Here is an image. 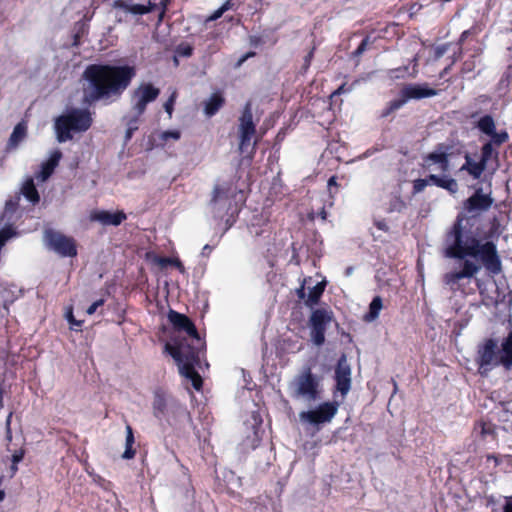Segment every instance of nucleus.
Returning <instances> with one entry per match:
<instances>
[{
	"label": "nucleus",
	"mask_w": 512,
	"mask_h": 512,
	"mask_svg": "<svg viewBox=\"0 0 512 512\" xmlns=\"http://www.w3.org/2000/svg\"><path fill=\"white\" fill-rule=\"evenodd\" d=\"M475 364L481 377H488L490 372L502 366L498 341L494 338H486L477 346Z\"/></svg>",
	"instance_id": "9"
},
{
	"label": "nucleus",
	"mask_w": 512,
	"mask_h": 512,
	"mask_svg": "<svg viewBox=\"0 0 512 512\" xmlns=\"http://www.w3.org/2000/svg\"><path fill=\"white\" fill-rule=\"evenodd\" d=\"M374 225L381 231H384V232H388L389 231V226L388 224L386 223L385 220H376L374 221Z\"/></svg>",
	"instance_id": "52"
},
{
	"label": "nucleus",
	"mask_w": 512,
	"mask_h": 512,
	"mask_svg": "<svg viewBox=\"0 0 512 512\" xmlns=\"http://www.w3.org/2000/svg\"><path fill=\"white\" fill-rule=\"evenodd\" d=\"M429 179L433 185L445 189L450 193H455L458 190L457 181L451 177H440L436 174H429Z\"/></svg>",
	"instance_id": "26"
},
{
	"label": "nucleus",
	"mask_w": 512,
	"mask_h": 512,
	"mask_svg": "<svg viewBox=\"0 0 512 512\" xmlns=\"http://www.w3.org/2000/svg\"><path fill=\"white\" fill-rule=\"evenodd\" d=\"M406 208V203L399 196H393L389 201V207L387 208V212H402Z\"/></svg>",
	"instance_id": "34"
},
{
	"label": "nucleus",
	"mask_w": 512,
	"mask_h": 512,
	"mask_svg": "<svg viewBox=\"0 0 512 512\" xmlns=\"http://www.w3.org/2000/svg\"><path fill=\"white\" fill-rule=\"evenodd\" d=\"M171 350L170 355L178 363L180 374L191 381L195 390L200 391L203 387V379L195 367L200 365L204 351H197L196 348L194 352L184 350L185 353H183V348L179 347H173Z\"/></svg>",
	"instance_id": "8"
},
{
	"label": "nucleus",
	"mask_w": 512,
	"mask_h": 512,
	"mask_svg": "<svg viewBox=\"0 0 512 512\" xmlns=\"http://www.w3.org/2000/svg\"><path fill=\"white\" fill-rule=\"evenodd\" d=\"M333 320V313L330 310L315 309L309 318L311 340L316 346H322L325 342L327 326Z\"/></svg>",
	"instance_id": "14"
},
{
	"label": "nucleus",
	"mask_w": 512,
	"mask_h": 512,
	"mask_svg": "<svg viewBox=\"0 0 512 512\" xmlns=\"http://www.w3.org/2000/svg\"><path fill=\"white\" fill-rule=\"evenodd\" d=\"M62 158V152L60 150H54L49 159L46 161L52 168H56L59 164V161Z\"/></svg>",
	"instance_id": "41"
},
{
	"label": "nucleus",
	"mask_w": 512,
	"mask_h": 512,
	"mask_svg": "<svg viewBox=\"0 0 512 512\" xmlns=\"http://www.w3.org/2000/svg\"><path fill=\"white\" fill-rule=\"evenodd\" d=\"M315 49H316V47L313 46L310 49V51L308 52V54L304 57V63H303V66H302V69L304 71H306L310 67V65H311L312 59L314 57Z\"/></svg>",
	"instance_id": "45"
},
{
	"label": "nucleus",
	"mask_w": 512,
	"mask_h": 512,
	"mask_svg": "<svg viewBox=\"0 0 512 512\" xmlns=\"http://www.w3.org/2000/svg\"><path fill=\"white\" fill-rule=\"evenodd\" d=\"M3 394H4V391H3L2 387L0 386V410L3 408Z\"/></svg>",
	"instance_id": "60"
},
{
	"label": "nucleus",
	"mask_w": 512,
	"mask_h": 512,
	"mask_svg": "<svg viewBox=\"0 0 512 512\" xmlns=\"http://www.w3.org/2000/svg\"><path fill=\"white\" fill-rule=\"evenodd\" d=\"M159 95L160 89L152 83L141 84L132 94V110L137 116H142L146 111L147 105L155 101Z\"/></svg>",
	"instance_id": "16"
},
{
	"label": "nucleus",
	"mask_w": 512,
	"mask_h": 512,
	"mask_svg": "<svg viewBox=\"0 0 512 512\" xmlns=\"http://www.w3.org/2000/svg\"><path fill=\"white\" fill-rule=\"evenodd\" d=\"M474 66H475V65H474V62H473V61H465V62L463 63V66H462V70H461V72H462L463 74H467V73L471 72V71L474 69Z\"/></svg>",
	"instance_id": "53"
},
{
	"label": "nucleus",
	"mask_w": 512,
	"mask_h": 512,
	"mask_svg": "<svg viewBox=\"0 0 512 512\" xmlns=\"http://www.w3.org/2000/svg\"><path fill=\"white\" fill-rule=\"evenodd\" d=\"M481 433L483 435H492L495 437V428L492 424L483 423Z\"/></svg>",
	"instance_id": "49"
},
{
	"label": "nucleus",
	"mask_w": 512,
	"mask_h": 512,
	"mask_svg": "<svg viewBox=\"0 0 512 512\" xmlns=\"http://www.w3.org/2000/svg\"><path fill=\"white\" fill-rule=\"evenodd\" d=\"M84 33V29L81 28L77 33L73 36V43L72 46L78 47L80 45L82 34Z\"/></svg>",
	"instance_id": "54"
},
{
	"label": "nucleus",
	"mask_w": 512,
	"mask_h": 512,
	"mask_svg": "<svg viewBox=\"0 0 512 512\" xmlns=\"http://www.w3.org/2000/svg\"><path fill=\"white\" fill-rule=\"evenodd\" d=\"M47 247L61 257H76L78 254L77 242L71 237L55 230L45 231Z\"/></svg>",
	"instance_id": "12"
},
{
	"label": "nucleus",
	"mask_w": 512,
	"mask_h": 512,
	"mask_svg": "<svg viewBox=\"0 0 512 512\" xmlns=\"http://www.w3.org/2000/svg\"><path fill=\"white\" fill-rule=\"evenodd\" d=\"M429 183H431V181L429 179V175L425 179L419 178V179L414 180L413 181V194H418V193L423 192L424 189L427 187V185H429Z\"/></svg>",
	"instance_id": "37"
},
{
	"label": "nucleus",
	"mask_w": 512,
	"mask_h": 512,
	"mask_svg": "<svg viewBox=\"0 0 512 512\" xmlns=\"http://www.w3.org/2000/svg\"><path fill=\"white\" fill-rule=\"evenodd\" d=\"M92 114L88 109L72 108L55 120V132L60 143L73 139V133L87 131L92 125Z\"/></svg>",
	"instance_id": "5"
},
{
	"label": "nucleus",
	"mask_w": 512,
	"mask_h": 512,
	"mask_svg": "<svg viewBox=\"0 0 512 512\" xmlns=\"http://www.w3.org/2000/svg\"><path fill=\"white\" fill-rule=\"evenodd\" d=\"M27 133V126L25 122H19L15 127L9 139L10 146H17L25 137Z\"/></svg>",
	"instance_id": "31"
},
{
	"label": "nucleus",
	"mask_w": 512,
	"mask_h": 512,
	"mask_svg": "<svg viewBox=\"0 0 512 512\" xmlns=\"http://www.w3.org/2000/svg\"><path fill=\"white\" fill-rule=\"evenodd\" d=\"M136 69L129 65L90 64L83 78L87 82L83 100L87 104L95 103L110 96H120L131 84Z\"/></svg>",
	"instance_id": "2"
},
{
	"label": "nucleus",
	"mask_w": 512,
	"mask_h": 512,
	"mask_svg": "<svg viewBox=\"0 0 512 512\" xmlns=\"http://www.w3.org/2000/svg\"><path fill=\"white\" fill-rule=\"evenodd\" d=\"M211 246L206 244L204 247H203V251L202 253L205 254L206 252H210L211 251Z\"/></svg>",
	"instance_id": "63"
},
{
	"label": "nucleus",
	"mask_w": 512,
	"mask_h": 512,
	"mask_svg": "<svg viewBox=\"0 0 512 512\" xmlns=\"http://www.w3.org/2000/svg\"><path fill=\"white\" fill-rule=\"evenodd\" d=\"M176 52L182 57H190L193 54V47L187 43H181L177 46Z\"/></svg>",
	"instance_id": "39"
},
{
	"label": "nucleus",
	"mask_w": 512,
	"mask_h": 512,
	"mask_svg": "<svg viewBox=\"0 0 512 512\" xmlns=\"http://www.w3.org/2000/svg\"><path fill=\"white\" fill-rule=\"evenodd\" d=\"M135 443L134 432L131 425H126V440H125V450L122 454V458L125 460L133 459L136 455V449L133 447Z\"/></svg>",
	"instance_id": "27"
},
{
	"label": "nucleus",
	"mask_w": 512,
	"mask_h": 512,
	"mask_svg": "<svg viewBox=\"0 0 512 512\" xmlns=\"http://www.w3.org/2000/svg\"><path fill=\"white\" fill-rule=\"evenodd\" d=\"M20 194H16L14 197L8 199L5 203L4 215H12L19 208Z\"/></svg>",
	"instance_id": "35"
},
{
	"label": "nucleus",
	"mask_w": 512,
	"mask_h": 512,
	"mask_svg": "<svg viewBox=\"0 0 512 512\" xmlns=\"http://www.w3.org/2000/svg\"><path fill=\"white\" fill-rule=\"evenodd\" d=\"M326 288V281L318 282L313 288L310 289L307 299L305 300L306 306L312 307L319 303Z\"/></svg>",
	"instance_id": "28"
},
{
	"label": "nucleus",
	"mask_w": 512,
	"mask_h": 512,
	"mask_svg": "<svg viewBox=\"0 0 512 512\" xmlns=\"http://www.w3.org/2000/svg\"><path fill=\"white\" fill-rule=\"evenodd\" d=\"M450 70V66H447L446 68L443 69V71L440 73V77H444Z\"/></svg>",
	"instance_id": "62"
},
{
	"label": "nucleus",
	"mask_w": 512,
	"mask_h": 512,
	"mask_svg": "<svg viewBox=\"0 0 512 512\" xmlns=\"http://www.w3.org/2000/svg\"><path fill=\"white\" fill-rule=\"evenodd\" d=\"M297 296L300 299H304L305 298V288H304V285H301V287L297 289Z\"/></svg>",
	"instance_id": "58"
},
{
	"label": "nucleus",
	"mask_w": 512,
	"mask_h": 512,
	"mask_svg": "<svg viewBox=\"0 0 512 512\" xmlns=\"http://www.w3.org/2000/svg\"><path fill=\"white\" fill-rule=\"evenodd\" d=\"M469 34H470L469 30H465L461 33L459 40H458V44L460 47L463 45V43L465 42V40L467 39Z\"/></svg>",
	"instance_id": "56"
},
{
	"label": "nucleus",
	"mask_w": 512,
	"mask_h": 512,
	"mask_svg": "<svg viewBox=\"0 0 512 512\" xmlns=\"http://www.w3.org/2000/svg\"><path fill=\"white\" fill-rule=\"evenodd\" d=\"M24 455H25V450L24 449H19V450H16L13 455H12V463L15 465H17L19 462H21L24 458Z\"/></svg>",
	"instance_id": "48"
},
{
	"label": "nucleus",
	"mask_w": 512,
	"mask_h": 512,
	"mask_svg": "<svg viewBox=\"0 0 512 512\" xmlns=\"http://www.w3.org/2000/svg\"><path fill=\"white\" fill-rule=\"evenodd\" d=\"M104 303H105V300H104L103 298H101V299H99V300H97V301L93 302V303H92V304L87 308L86 313H87L88 315H92V314H94V313L96 312V310H97L100 306L104 305Z\"/></svg>",
	"instance_id": "47"
},
{
	"label": "nucleus",
	"mask_w": 512,
	"mask_h": 512,
	"mask_svg": "<svg viewBox=\"0 0 512 512\" xmlns=\"http://www.w3.org/2000/svg\"><path fill=\"white\" fill-rule=\"evenodd\" d=\"M247 59H244V55L238 60L237 67L241 66Z\"/></svg>",
	"instance_id": "64"
},
{
	"label": "nucleus",
	"mask_w": 512,
	"mask_h": 512,
	"mask_svg": "<svg viewBox=\"0 0 512 512\" xmlns=\"http://www.w3.org/2000/svg\"><path fill=\"white\" fill-rule=\"evenodd\" d=\"M469 34H470L469 30H465L461 33L459 40H458V44L460 47L463 45V43L465 42V40L467 39Z\"/></svg>",
	"instance_id": "55"
},
{
	"label": "nucleus",
	"mask_w": 512,
	"mask_h": 512,
	"mask_svg": "<svg viewBox=\"0 0 512 512\" xmlns=\"http://www.w3.org/2000/svg\"><path fill=\"white\" fill-rule=\"evenodd\" d=\"M319 216L321 217V219H322V220H326V218H327V212H326V210H325V208H324V207H323V208L321 209V211L319 212Z\"/></svg>",
	"instance_id": "59"
},
{
	"label": "nucleus",
	"mask_w": 512,
	"mask_h": 512,
	"mask_svg": "<svg viewBox=\"0 0 512 512\" xmlns=\"http://www.w3.org/2000/svg\"><path fill=\"white\" fill-rule=\"evenodd\" d=\"M408 66H402L394 69L389 70V76L392 79H400L405 77V73L408 71Z\"/></svg>",
	"instance_id": "40"
},
{
	"label": "nucleus",
	"mask_w": 512,
	"mask_h": 512,
	"mask_svg": "<svg viewBox=\"0 0 512 512\" xmlns=\"http://www.w3.org/2000/svg\"><path fill=\"white\" fill-rule=\"evenodd\" d=\"M398 25L396 23H388L385 27L379 29L376 35L374 31L366 35V37L361 41L359 46L352 52L351 56L353 58L360 57L368 48H370L377 39L388 38V34L392 36L397 35Z\"/></svg>",
	"instance_id": "19"
},
{
	"label": "nucleus",
	"mask_w": 512,
	"mask_h": 512,
	"mask_svg": "<svg viewBox=\"0 0 512 512\" xmlns=\"http://www.w3.org/2000/svg\"><path fill=\"white\" fill-rule=\"evenodd\" d=\"M177 95H178L177 91L174 90L171 93V95L169 96V98L166 100V102L164 103V109L170 117L172 116V113L174 111V105L176 102Z\"/></svg>",
	"instance_id": "38"
},
{
	"label": "nucleus",
	"mask_w": 512,
	"mask_h": 512,
	"mask_svg": "<svg viewBox=\"0 0 512 512\" xmlns=\"http://www.w3.org/2000/svg\"><path fill=\"white\" fill-rule=\"evenodd\" d=\"M141 116L135 114L132 118L127 121V129L125 132V143L129 142L133 137L135 131L138 130V122Z\"/></svg>",
	"instance_id": "33"
},
{
	"label": "nucleus",
	"mask_w": 512,
	"mask_h": 512,
	"mask_svg": "<svg viewBox=\"0 0 512 512\" xmlns=\"http://www.w3.org/2000/svg\"><path fill=\"white\" fill-rule=\"evenodd\" d=\"M351 365L348 363L347 356L342 354L336 363L334 371L335 390L345 397L351 389L352 383Z\"/></svg>",
	"instance_id": "18"
},
{
	"label": "nucleus",
	"mask_w": 512,
	"mask_h": 512,
	"mask_svg": "<svg viewBox=\"0 0 512 512\" xmlns=\"http://www.w3.org/2000/svg\"><path fill=\"white\" fill-rule=\"evenodd\" d=\"M226 99L222 91H215L203 102V111L207 117H212L225 105Z\"/></svg>",
	"instance_id": "22"
},
{
	"label": "nucleus",
	"mask_w": 512,
	"mask_h": 512,
	"mask_svg": "<svg viewBox=\"0 0 512 512\" xmlns=\"http://www.w3.org/2000/svg\"><path fill=\"white\" fill-rule=\"evenodd\" d=\"M168 318L176 331L185 332L188 336L181 339H174L172 344L167 343L165 345V350L169 354L173 347L183 348V350H191L192 352H194L196 348L197 351H205V341L200 337L195 324L188 316L171 310L168 314ZM183 353H185V351H183Z\"/></svg>",
	"instance_id": "4"
},
{
	"label": "nucleus",
	"mask_w": 512,
	"mask_h": 512,
	"mask_svg": "<svg viewBox=\"0 0 512 512\" xmlns=\"http://www.w3.org/2000/svg\"><path fill=\"white\" fill-rule=\"evenodd\" d=\"M320 383L321 377L314 374L310 366H305L294 379L295 394L315 401L320 397Z\"/></svg>",
	"instance_id": "11"
},
{
	"label": "nucleus",
	"mask_w": 512,
	"mask_h": 512,
	"mask_svg": "<svg viewBox=\"0 0 512 512\" xmlns=\"http://www.w3.org/2000/svg\"><path fill=\"white\" fill-rule=\"evenodd\" d=\"M499 219L490 220L489 229L481 234L475 217L458 213L452 226L444 235L445 256L461 260L460 269L444 274L443 282L453 292L467 294V286L481 270V265L492 275H499L502 263L494 242L500 235Z\"/></svg>",
	"instance_id": "1"
},
{
	"label": "nucleus",
	"mask_w": 512,
	"mask_h": 512,
	"mask_svg": "<svg viewBox=\"0 0 512 512\" xmlns=\"http://www.w3.org/2000/svg\"><path fill=\"white\" fill-rule=\"evenodd\" d=\"M153 416L175 430H180L184 421L192 422L186 405L171 396L166 390L158 387L153 392Z\"/></svg>",
	"instance_id": "3"
},
{
	"label": "nucleus",
	"mask_w": 512,
	"mask_h": 512,
	"mask_svg": "<svg viewBox=\"0 0 512 512\" xmlns=\"http://www.w3.org/2000/svg\"><path fill=\"white\" fill-rule=\"evenodd\" d=\"M438 90L429 86L428 83H406L403 84L398 93V97L389 101L381 110L379 117L385 119L391 114L401 109L408 101L421 100L434 97Z\"/></svg>",
	"instance_id": "7"
},
{
	"label": "nucleus",
	"mask_w": 512,
	"mask_h": 512,
	"mask_svg": "<svg viewBox=\"0 0 512 512\" xmlns=\"http://www.w3.org/2000/svg\"><path fill=\"white\" fill-rule=\"evenodd\" d=\"M499 351L502 366L506 370H510L512 368V330L508 333L507 337L503 339Z\"/></svg>",
	"instance_id": "24"
},
{
	"label": "nucleus",
	"mask_w": 512,
	"mask_h": 512,
	"mask_svg": "<svg viewBox=\"0 0 512 512\" xmlns=\"http://www.w3.org/2000/svg\"><path fill=\"white\" fill-rule=\"evenodd\" d=\"M125 310L124 309H118L116 313V318H114L112 321L118 325H122L125 321Z\"/></svg>",
	"instance_id": "50"
},
{
	"label": "nucleus",
	"mask_w": 512,
	"mask_h": 512,
	"mask_svg": "<svg viewBox=\"0 0 512 512\" xmlns=\"http://www.w3.org/2000/svg\"><path fill=\"white\" fill-rule=\"evenodd\" d=\"M157 262L161 267L173 266V267L177 268L180 273L185 272V267H184L183 263L178 258L159 257Z\"/></svg>",
	"instance_id": "32"
},
{
	"label": "nucleus",
	"mask_w": 512,
	"mask_h": 512,
	"mask_svg": "<svg viewBox=\"0 0 512 512\" xmlns=\"http://www.w3.org/2000/svg\"><path fill=\"white\" fill-rule=\"evenodd\" d=\"M234 197L231 183H223L222 185H215L212 197L210 200L211 205H216L222 199H229Z\"/></svg>",
	"instance_id": "25"
},
{
	"label": "nucleus",
	"mask_w": 512,
	"mask_h": 512,
	"mask_svg": "<svg viewBox=\"0 0 512 512\" xmlns=\"http://www.w3.org/2000/svg\"><path fill=\"white\" fill-rule=\"evenodd\" d=\"M339 403L337 401H326L319 404L315 409L302 411L299 418L302 422L313 426L329 423L338 412Z\"/></svg>",
	"instance_id": "13"
},
{
	"label": "nucleus",
	"mask_w": 512,
	"mask_h": 512,
	"mask_svg": "<svg viewBox=\"0 0 512 512\" xmlns=\"http://www.w3.org/2000/svg\"><path fill=\"white\" fill-rule=\"evenodd\" d=\"M383 307V301L380 296H375L370 305H369V311L364 316V320L367 322H371L376 320L379 317V313Z\"/></svg>",
	"instance_id": "30"
},
{
	"label": "nucleus",
	"mask_w": 512,
	"mask_h": 512,
	"mask_svg": "<svg viewBox=\"0 0 512 512\" xmlns=\"http://www.w3.org/2000/svg\"><path fill=\"white\" fill-rule=\"evenodd\" d=\"M256 53L254 51H249L244 55V59H249L251 57H254Z\"/></svg>",
	"instance_id": "61"
},
{
	"label": "nucleus",
	"mask_w": 512,
	"mask_h": 512,
	"mask_svg": "<svg viewBox=\"0 0 512 512\" xmlns=\"http://www.w3.org/2000/svg\"><path fill=\"white\" fill-rule=\"evenodd\" d=\"M21 193L31 203L36 204L40 201L39 193L35 187L33 179H28L22 186Z\"/></svg>",
	"instance_id": "29"
},
{
	"label": "nucleus",
	"mask_w": 512,
	"mask_h": 512,
	"mask_svg": "<svg viewBox=\"0 0 512 512\" xmlns=\"http://www.w3.org/2000/svg\"><path fill=\"white\" fill-rule=\"evenodd\" d=\"M90 219L104 226H119L127 219V216L124 211L110 212L107 210H96L91 213Z\"/></svg>",
	"instance_id": "21"
},
{
	"label": "nucleus",
	"mask_w": 512,
	"mask_h": 512,
	"mask_svg": "<svg viewBox=\"0 0 512 512\" xmlns=\"http://www.w3.org/2000/svg\"><path fill=\"white\" fill-rule=\"evenodd\" d=\"M450 146L445 143H439L435 151L422 157L421 167L423 170H431L432 165H437L440 172L446 173L450 168L449 150Z\"/></svg>",
	"instance_id": "17"
},
{
	"label": "nucleus",
	"mask_w": 512,
	"mask_h": 512,
	"mask_svg": "<svg viewBox=\"0 0 512 512\" xmlns=\"http://www.w3.org/2000/svg\"><path fill=\"white\" fill-rule=\"evenodd\" d=\"M67 320H68L69 324L72 326V329H74L76 331H79L81 326H82V324H83L82 320H76L74 318L72 311L68 312Z\"/></svg>",
	"instance_id": "44"
},
{
	"label": "nucleus",
	"mask_w": 512,
	"mask_h": 512,
	"mask_svg": "<svg viewBox=\"0 0 512 512\" xmlns=\"http://www.w3.org/2000/svg\"><path fill=\"white\" fill-rule=\"evenodd\" d=\"M238 133L240 138L239 151L241 154H244L250 148L246 158L251 161L256 152L257 140H255L251 145V140L256 134V124L253 121L252 107L250 103H247L244 106L241 116L239 117Z\"/></svg>",
	"instance_id": "10"
},
{
	"label": "nucleus",
	"mask_w": 512,
	"mask_h": 512,
	"mask_svg": "<svg viewBox=\"0 0 512 512\" xmlns=\"http://www.w3.org/2000/svg\"><path fill=\"white\" fill-rule=\"evenodd\" d=\"M338 190V183H337V177L331 176L328 180V191L330 195L332 196L334 193H337Z\"/></svg>",
	"instance_id": "46"
},
{
	"label": "nucleus",
	"mask_w": 512,
	"mask_h": 512,
	"mask_svg": "<svg viewBox=\"0 0 512 512\" xmlns=\"http://www.w3.org/2000/svg\"><path fill=\"white\" fill-rule=\"evenodd\" d=\"M113 7L133 15H145L155 10L151 0H115Z\"/></svg>",
	"instance_id": "20"
},
{
	"label": "nucleus",
	"mask_w": 512,
	"mask_h": 512,
	"mask_svg": "<svg viewBox=\"0 0 512 512\" xmlns=\"http://www.w3.org/2000/svg\"><path fill=\"white\" fill-rule=\"evenodd\" d=\"M493 198L490 194H483L482 188H478L475 192L463 202V211L466 217H475L476 224L480 221V213L487 211L493 204Z\"/></svg>",
	"instance_id": "15"
},
{
	"label": "nucleus",
	"mask_w": 512,
	"mask_h": 512,
	"mask_svg": "<svg viewBox=\"0 0 512 512\" xmlns=\"http://www.w3.org/2000/svg\"><path fill=\"white\" fill-rule=\"evenodd\" d=\"M224 14L221 7H219L217 10H215L207 19L206 22H212L219 19Z\"/></svg>",
	"instance_id": "51"
},
{
	"label": "nucleus",
	"mask_w": 512,
	"mask_h": 512,
	"mask_svg": "<svg viewBox=\"0 0 512 512\" xmlns=\"http://www.w3.org/2000/svg\"><path fill=\"white\" fill-rule=\"evenodd\" d=\"M486 164L480 159L478 162L474 161L469 154L465 155V163L460 168L461 171H466L473 179H479L486 169Z\"/></svg>",
	"instance_id": "23"
},
{
	"label": "nucleus",
	"mask_w": 512,
	"mask_h": 512,
	"mask_svg": "<svg viewBox=\"0 0 512 512\" xmlns=\"http://www.w3.org/2000/svg\"><path fill=\"white\" fill-rule=\"evenodd\" d=\"M476 128L490 137L481 147L480 159L487 165L493 160L496 163L495 171L499 166V152L496 148L508 142L509 134L506 130L496 131V124L491 115L482 116L476 123Z\"/></svg>",
	"instance_id": "6"
},
{
	"label": "nucleus",
	"mask_w": 512,
	"mask_h": 512,
	"mask_svg": "<svg viewBox=\"0 0 512 512\" xmlns=\"http://www.w3.org/2000/svg\"><path fill=\"white\" fill-rule=\"evenodd\" d=\"M54 168H52L46 161L42 163L41 165V171L39 174V177L42 180H47L54 172Z\"/></svg>",
	"instance_id": "42"
},
{
	"label": "nucleus",
	"mask_w": 512,
	"mask_h": 512,
	"mask_svg": "<svg viewBox=\"0 0 512 512\" xmlns=\"http://www.w3.org/2000/svg\"><path fill=\"white\" fill-rule=\"evenodd\" d=\"M233 6V1L232 0H227L222 6H221V9L223 10V12L225 13L226 11H228L229 9H231Z\"/></svg>",
	"instance_id": "57"
},
{
	"label": "nucleus",
	"mask_w": 512,
	"mask_h": 512,
	"mask_svg": "<svg viewBox=\"0 0 512 512\" xmlns=\"http://www.w3.org/2000/svg\"><path fill=\"white\" fill-rule=\"evenodd\" d=\"M181 137V133L179 130H166L164 132H162L161 134V139L163 141H167L168 139H174V140H179Z\"/></svg>",
	"instance_id": "43"
},
{
	"label": "nucleus",
	"mask_w": 512,
	"mask_h": 512,
	"mask_svg": "<svg viewBox=\"0 0 512 512\" xmlns=\"http://www.w3.org/2000/svg\"><path fill=\"white\" fill-rule=\"evenodd\" d=\"M359 83V80H355L352 84L348 85L347 83L341 84L335 91L330 95V100L333 101L335 97H338L342 94L349 93L353 90L354 86Z\"/></svg>",
	"instance_id": "36"
}]
</instances>
